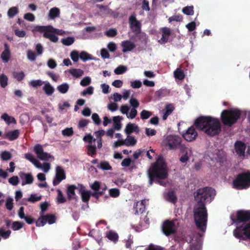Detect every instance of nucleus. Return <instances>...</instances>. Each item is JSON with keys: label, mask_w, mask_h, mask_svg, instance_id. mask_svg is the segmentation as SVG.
Returning a JSON list of instances; mask_svg holds the SVG:
<instances>
[{"label": "nucleus", "mask_w": 250, "mask_h": 250, "mask_svg": "<svg viewBox=\"0 0 250 250\" xmlns=\"http://www.w3.org/2000/svg\"><path fill=\"white\" fill-rule=\"evenodd\" d=\"M24 157L25 159L33 163L37 167H42V164L41 163H40L31 153H27L25 154Z\"/></svg>", "instance_id": "27"}, {"label": "nucleus", "mask_w": 250, "mask_h": 250, "mask_svg": "<svg viewBox=\"0 0 250 250\" xmlns=\"http://www.w3.org/2000/svg\"><path fill=\"white\" fill-rule=\"evenodd\" d=\"M106 237L108 239L115 243L119 240V235L118 233L111 230L106 232Z\"/></svg>", "instance_id": "26"}, {"label": "nucleus", "mask_w": 250, "mask_h": 250, "mask_svg": "<svg viewBox=\"0 0 250 250\" xmlns=\"http://www.w3.org/2000/svg\"><path fill=\"white\" fill-rule=\"evenodd\" d=\"M69 85L66 83H63L60 85H59L57 87V89L62 94L66 93L68 89H69Z\"/></svg>", "instance_id": "44"}, {"label": "nucleus", "mask_w": 250, "mask_h": 250, "mask_svg": "<svg viewBox=\"0 0 250 250\" xmlns=\"http://www.w3.org/2000/svg\"><path fill=\"white\" fill-rule=\"evenodd\" d=\"M92 119L96 125H99L101 123V120L97 113H94L92 115Z\"/></svg>", "instance_id": "62"}, {"label": "nucleus", "mask_w": 250, "mask_h": 250, "mask_svg": "<svg viewBox=\"0 0 250 250\" xmlns=\"http://www.w3.org/2000/svg\"><path fill=\"white\" fill-rule=\"evenodd\" d=\"M152 115V113L151 112L145 109L143 110L140 113V117L142 120H146Z\"/></svg>", "instance_id": "48"}, {"label": "nucleus", "mask_w": 250, "mask_h": 250, "mask_svg": "<svg viewBox=\"0 0 250 250\" xmlns=\"http://www.w3.org/2000/svg\"><path fill=\"white\" fill-rule=\"evenodd\" d=\"M73 130L72 127L66 128L62 131V134L65 136H71L73 134Z\"/></svg>", "instance_id": "59"}, {"label": "nucleus", "mask_w": 250, "mask_h": 250, "mask_svg": "<svg viewBox=\"0 0 250 250\" xmlns=\"http://www.w3.org/2000/svg\"><path fill=\"white\" fill-rule=\"evenodd\" d=\"M69 72L75 78H80L83 74V71L81 69L73 68L69 70Z\"/></svg>", "instance_id": "35"}, {"label": "nucleus", "mask_w": 250, "mask_h": 250, "mask_svg": "<svg viewBox=\"0 0 250 250\" xmlns=\"http://www.w3.org/2000/svg\"><path fill=\"white\" fill-rule=\"evenodd\" d=\"M40 207V216L36 222L37 227H42L47 223V214L45 213L47 210V204H41Z\"/></svg>", "instance_id": "13"}, {"label": "nucleus", "mask_w": 250, "mask_h": 250, "mask_svg": "<svg viewBox=\"0 0 250 250\" xmlns=\"http://www.w3.org/2000/svg\"><path fill=\"white\" fill-rule=\"evenodd\" d=\"M121 45L124 53L130 51L135 47V44L128 40L123 41Z\"/></svg>", "instance_id": "22"}, {"label": "nucleus", "mask_w": 250, "mask_h": 250, "mask_svg": "<svg viewBox=\"0 0 250 250\" xmlns=\"http://www.w3.org/2000/svg\"><path fill=\"white\" fill-rule=\"evenodd\" d=\"M236 153L240 156H244L246 146L241 141H236L234 145Z\"/></svg>", "instance_id": "21"}, {"label": "nucleus", "mask_w": 250, "mask_h": 250, "mask_svg": "<svg viewBox=\"0 0 250 250\" xmlns=\"http://www.w3.org/2000/svg\"><path fill=\"white\" fill-rule=\"evenodd\" d=\"M181 141L180 137L175 135H169L163 141V144L166 146L168 147L169 149L172 150L177 148Z\"/></svg>", "instance_id": "8"}, {"label": "nucleus", "mask_w": 250, "mask_h": 250, "mask_svg": "<svg viewBox=\"0 0 250 250\" xmlns=\"http://www.w3.org/2000/svg\"><path fill=\"white\" fill-rule=\"evenodd\" d=\"M164 163L156 162L148 171L149 178V184L152 185L155 178L158 179H165L167 178L168 174Z\"/></svg>", "instance_id": "4"}, {"label": "nucleus", "mask_w": 250, "mask_h": 250, "mask_svg": "<svg viewBox=\"0 0 250 250\" xmlns=\"http://www.w3.org/2000/svg\"><path fill=\"white\" fill-rule=\"evenodd\" d=\"M237 220L239 222H247L250 220V212L249 211L239 210L236 214Z\"/></svg>", "instance_id": "18"}, {"label": "nucleus", "mask_w": 250, "mask_h": 250, "mask_svg": "<svg viewBox=\"0 0 250 250\" xmlns=\"http://www.w3.org/2000/svg\"><path fill=\"white\" fill-rule=\"evenodd\" d=\"M19 13L18 8L15 6L10 8L7 12L8 16L10 18H13Z\"/></svg>", "instance_id": "42"}, {"label": "nucleus", "mask_w": 250, "mask_h": 250, "mask_svg": "<svg viewBox=\"0 0 250 250\" xmlns=\"http://www.w3.org/2000/svg\"><path fill=\"white\" fill-rule=\"evenodd\" d=\"M145 209V204H135V206L133 207V210L135 214H142Z\"/></svg>", "instance_id": "37"}, {"label": "nucleus", "mask_w": 250, "mask_h": 250, "mask_svg": "<svg viewBox=\"0 0 250 250\" xmlns=\"http://www.w3.org/2000/svg\"><path fill=\"white\" fill-rule=\"evenodd\" d=\"M56 176L53 181L54 186L58 185L62 180L66 178L65 172L61 167L57 166L56 168Z\"/></svg>", "instance_id": "15"}, {"label": "nucleus", "mask_w": 250, "mask_h": 250, "mask_svg": "<svg viewBox=\"0 0 250 250\" xmlns=\"http://www.w3.org/2000/svg\"><path fill=\"white\" fill-rule=\"evenodd\" d=\"M129 27L132 32L136 35L140 33L141 31V23L138 21L135 15H131L128 19Z\"/></svg>", "instance_id": "11"}, {"label": "nucleus", "mask_w": 250, "mask_h": 250, "mask_svg": "<svg viewBox=\"0 0 250 250\" xmlns=\"http://www.w3.org/2000/svg\"><path fill=\"white\" fill-rule=\"evenodd\" d=\"M11 233L10 230L5 231L3 228H0V236H1L4 239L8 238Z\"/></svg>", "instance_id": "55"}, {"label": "nucleus", "mask_w": 250, "mask_h": 250, "mask_svg": "<svg viewBox=\"0 0 250 250\" xmlns=\"http://www.w3.org/2000/svg\"><path fill=\"white\" fill-rule=\"evenodd\" d=\"M109 194L112 197H117L120 194V191L118 188H111L109 190Z\"/></svg>", "instance_id": "58"}, {"label": "nucleus", "mask_w": 250, "mask_h": 250, "mask_svg": "<svg viewBox=\"0 0 250 250\" xmlns=\"http://www.w3.org/2000/svg\"><path fill=\"white\" fill-rule=\"evenodd\" d=\"M70 57L74 62H77L80 58V55L77 51L73 50L70 53Z\"/></svg>", "instance_id": "57"}, {"label": "nucleus", "mask_w": 250, "mask_h": 250, "mask_svg": "<svg viewBox=\"0 0 250 250\" xmlns=\"http://www.w3.org/2000/svg\"><path fill=\"white\" fill-rule=\"evenodd\" d=\"M89 187L93 190H86L85 187L82 184H78V190L81 195L82 201L87 203L91 196L98 200L101 196L103 195L107 189L106 185L98 181H95L90 184Z\"/></svg>", "instance_id": "2"}, {"label": "nucleus", "mask_w": 250, "mask_h": 250, "mask_svg": "<svg viewBox=\"0 0 250 250\" xmlns=\"http://www.w3.org/2000/svg\"><path fill=\"white\" fill-rule=\"evenodd\" d=\"M241 115V112L239 109H226L221 114V120L224 125L231 126L237 122Z\"/></svg>", "instance_id": "6"}, {"label": "nucleus", "mask_w": 250, "mask_h": 250, "mask_svg": "<svg viewBox=\"0 0 250 250\" xmlns=\"http://www.w3.org/2000/svg\"><path fill=\"white\" fill-rule=\"evenodd\" d=\"M33 150L39 159L42 160L47 159V153L43 151L42 146L41 145L36 144L34 147Z\"/></svg>", "instance_id": "17"}, {"label": "nucleus", "mask_w": 250, "mask_h": 250, "mask_svg": "<svg viewBox=\"0 0 250 250\" xmlns=\"http://www.w3.org/2000/svg\"><path fill=\"white\" fill-rule=\"evenodd\" d=\"M75 41V39L73 37H68L66 38H63L61 40L62 43L65 46H70Z\"/></svg>", "instance_id": "41"}, {"label": "nucleus", "mask_w": 250, "mask_h": 250, "mask_svg": "<svg viewBox=\"0 0 250 250\" xmlns=\"http://www.w3.org/2000/svg\"><path fill=\"white\" fill-rule=\"evenodd\" d=\"M125 131L126 134L130 135L133 132L138 133L140 130L137 125L129 123L126 125Z\"/></svg>", "instance_id": "23"}, {"label": "nucleus", "mask_w": 250, "mask_h": 250, "mask_svg": "<svg viewBox=\"0 0 250 250\" xmlns=\"http://www.w3.org/2000/svg\"><path fill=\"white\" fill-rule=\"evenodd\" d=\"M27 58L31 61L36 60V54L34 52L31 50H29L27 53Z\"/></svg>", "instance_id": "63"}, {"label": "nucleus", "mask_w": 250, "mask_h": 250, "mask_svg": "<svg viewBox=\"0 0 250 250\" xmlns=\"http://www.w3.org/2000/svg\"><path fill=\"white\" fill-rule=\"evenodd\" d=\"M97 167L104 170H112V168L109 163L105 161H101Z\"/></svg>", "instance_id": "38"}, {"label": "nucleus", "mask_w": 250, "mask_h": 250, "mask_svg": "<svg viewBox=\"0 0 250 250\" xmlns=\"http://www.w3.org/2000/svg\"><path fill=\"white\" fill-rule=\"evenodd\" d=\"M127 70V67L124 65H119L115 70L114 73L117 75H120Z\"/></svg>", "instance_id": "51"}, {"label": "nucleus", "mask_w": 250, "mask_h": 250, "mask_svg": "<svg viewBox=\"0 0 250 250\" xmlns=\"http://www.w3.org/2000/svg\"><path fill=\"white\" fill-rule=\"evenodd\" d=\"M174 76L176 79L183 80L185 77V75L181 69L177 68L174 72Z\"/></svg>", "instance_id": "36"}, {"label": "nucleus", "mask_w": 250, "mask_h": 250, "mask_svg": "<svg viewBox=\"0 0 250 250\" xmlns=\"http://www.w3.org/2000/svg\"><path fill=\"white\" fill-rule=\"evenodd\" d=\"M24 224L18 221H15L13 223L12 228L14 230H18L22 228Z\"/></svg>", "instance_id": "56"}, {"label": "nucleus", "mask_w": 250, "mask_h": 250, "mask_svg": "<svg viewBox=\"0 0 250 250\" xmlns=\"http://www.w3.org/2000/svg\"><path fill=\"white\" fill-rule=\"evenodd\" d=\"M125 142V145L127 146H134L136 144L137 141L134 137L128 135Z\"/></svg>", "instance_id": "40"}, {"label": "nucleus", "mask_w": 250, "mask_h": 250, "mask_svg": "<svg viewBox=\"0 0 250 250\" xmlns=\"http://www.w3.org/2000/svg\"><path fill=\"white\" fill-rule=\"evenodd\" d=\"M215 195V190L208 187L199 188L194 193V197L197 203H210Z\"/></svg>", "instance_id": "5"}, {"label": "nucleus", "mask_w": 250, "mask_h": 250, "mask_svg": "<svg viewBox=\"0 0 250 250\" xmlns=\"http://www.w3.org/2000/svg\"><path fill=\"white\" fill-rule=\"evenodd\" d=\"M20 132L18 129L13 131H10L5 133V137L10 141H13L17 139L19 136Z\"/></svg>", "instance_id": "24"}, {"label": "nucleus", "mask_w": 250, "mask_h": 250, "mask_svg": "<svg viewBox=\"0 0 250 250\" xmlns=\"http://www.w3.org/2000/svg\"><path fill=\"white\" fill-rule=\"evenodd\" d=\"M194 125L197 129L210 137L218 135L221 130L219 120L211 116L199 117L195 121Z\"/></svg>", "instance_id": "1"}, {"label": "nucleus", "mask_w": 250, "mask_h": 250, "mask_svg": "<svg viewBox=\"0 0 250 250\" xmlns=\"http://www.w3.org/2000/svg\"><path fill=\"white\" fill-rule=\"evenodd\" d=\"M199 207H195L193 209V217L195 225L199 229L205 231L207 228L208 220L207 209L205 204H199Z\"/></svg>", "instance_id": "3"}, {"label": "nucleus", "mask_w": 250, "mask_h": 250, "mask_svg": "<svg viewBox=\"0 0 250 250\" xmlns=\"http://www.w3.org/2000/svg\"><path fill=\"white\" fill-rule=\"evenodd\" d=\"M234 235L237 238H241L244 235L246 238L250 239V224H247L237 227L233 231Z\"/></svg>", "instance_id": "9"}, {"label": "nucleus", "mask_w": 250, "mask_h": 250, "mask_svg": "<svg viewBox=\"0 0 250 250\" xmlns=\"http://www.w3.org/2000/svg\"><path fill=\"white\" fill-rule=\"evenodd\" d=\"M198 133L194 126H191L183 134V137L188 142H191L196 139Z\"/></svg>", "instance_id": "14"}, {"label": "nucleus", "mask_w": 250, "mask_h": 250, "mask_svg": "<svg viewBox=\"0 0 250 250\" xmlns=\"http://www.w3.org/2000/svg\"><path fill=\"white\" fill-rule=\"evenodd\" d=\"M1 119L4 120L8 125H9L11 123L15 124L17 123L16 120L14 117L9 116L8 114L6 113L2 114L1 116Z\"/></svg>", "instance_id": "31"}, {"label": "nucleus", "mask_w": 250, "mask_h": 250, "mask_svg": "<svg viewBox=\"0 0 250 250\" xmlns=\"http://www.w3.org/2000/svg\"><path fill=\"white\" fill-rule=\"evenodd\" d=\"M44 83L43 87V90L45 93L47 94V83L42 81L40 80H32L29 82V84L34 88H37L38 86L42 85Z\"/></svg>", "instance_id": "25"}, {"label": "nucleus", "mask_w": 250, "mask_h": 250, "mask_svg": "<svg viewBox=\"0 0 250 250\" xmlns=\"http://www.w3.org/2000/svg\"><path fill=\"white\" fill-rule=\"evenodd\" d=\"M80 58L83 61L86 62L88 60H94V58L92 55L88 54L86 52L84 51H83L81 52L80 54Z\"/></svg>", "instance_id": "39"}, {"label": "nucleus", "mask_w": 250, "mask_h": 250, "mask_svg": "<svg viewBox=\"0 0 250 250\" xmlns=\"http://www.w3.org/2000/svg\"><path fill=\"white\" fill-rule=\"evenodd\" d=\"M8 182L13 186H17L19 183V179L17 176H13L8 179Z\"/></svg>", "instance_id": "61"}, {"label": "nucleus", "mask_w": 250, "mask_h": 250, "mask_svg": "<svg viewBox=\"0 0 250 250\" xmlns=\"http://www.w3.org/2000/svg\"><path fill=\"white\" fill-rule=\"evenodd\" d=\"M174 109V107L172 104H170L166 105L165 110H163L164 112V115L162 117L163 120H166L167 117L172 113Z\"/></svg>", "instance_id": "32"}, {"label": "nucleus", "mask_w": 250, "mask_h": 250, "mask_svg": "<svg viewBox=\"0 0 250 250\" xmlns=\"http://www.w3.org/2000/svg\"><path fill=\"white\" fill-rule=\"evenodd\" d=\"M166 200L169 202L175 203L177 200V197L175 193L172 190L168 191L165 195Z\"/></svg>", "instance_id": "28"}, {"label": "nucleus", "mask_w": 250, "mask_h": 250, "mask_svg": "<svg viewBox=\"0 0 250 250\" xmlns=\"http://www.w3.org/2000/svg\"><path fill=\"white\" fill-rule=\"evenodd\" d=\"M42 198L41 196H38L37 194H31L30 196L28 198L26 201L30 202H36L40 201Z\"/></svg>", "instance_id": "52"}, {"label": "nucleus", "mask_w": 250, "mask_h": 250, "mask_svg": "<svg viewBox=\"0 0 250 250\" xmlns=\"http://www.w3.org/2000/svg\"><path fill=\"white\" fill-rule=\"evenodd\" d=\"M12 158L11 153L8 151H2L0 154V158L2 161H7Z\"/></svg>", "instance_id": "45"}, {"label": "nucleus", "mask_w": 250, "mask_h": 250, "mask_svg": "<svg viewBox=\"0 0 250 250\" xmlns=\"http://www.w3.org/2000/svg\"><path fill=\"white\" fill-rule=\"evenodd\" d=\"M87 148L88 149L87 154L88 155L93 156L96 154V147L95 144H88V145L87 146Z\"/></svg>", "instance_id": "47"}, {"label": "nucleus", "mask_w": 250, "mask_h": 250, "mask_svg": "<svg viewBox=\"0 0 250 250\" xmlns=\"http://www.w3.org/2000/svg\"><path fill=\"white\" fill-rule=\"evenodd\" d=\"M182 12L187 15H193L194 14L193 6H186L183 8Z\"/></svg>", "instance_id": "49"}, {"label": "nucleus", "mask_w": 250, "mask_h": 250, "mask_svg": "<svg viewBox=\"0 0 250 250\" xmlns=\"http://www.w3.org/2000/svg\"><path fill=\"white\" fill-rule=\"evenodd\" d=\"M117 30L115 28H110L105 32V35L108 37H114L117 35Z\"/></svg>", "instance_id": "50"}, {"label": "nucleus", "mask_w": 250, "mask_h": 250, "mask_svg": "<svg viewBox=\"0 0 250 250\" xmlns=\"http://www.w3.org/2000/svg\"><path fill=\"white\" fill-rule=\"evenodd\" d=\"M146 250H164V248L161 246L150 244Z\"/></svg>", "instance_id": "64"}, {"label": "nucleus", "mask_w": 250, "mask_h": 250, "mask_svg": "<svg viewBox=\"0 0 250 250\" xmlns=\"http://www.w3.org/2000/svg\"><path fill=\"white\" fill-rule=\"evenodd\" d=\"M19 175L21 180H25V181H22V185L31 184L33 183V177L31 173H25L21 171L19 172Z\"/></svg>", "instance_id": "20"}, {"label": "nucleus", "mask_w": 250, "mask_h": 250, "mask_svg": "<svg viewBox=\"0 0 250 250\" xmlns=\"http://www.w3.org/2000/svg\"><path fill=\"white\" fill-rule=\"evenodd\" d=\"M58 192V195H57V201L59 203H62L64 202H65L66 201V200L64 196H63V194L62 192V191L60 189L57 190Z\"/></svg>", "instance_id": "53"}, {"label": "nucleus", "mask_w": 250, "mask_h": 250, "mask_svg": "<svg viewBox=\"0 0 250 250\" xmlns=\"http://www.w3.org/2000/svg\"><path fill=\"white\" fill-rule=\"evenodd\" d=\"M232 188L237 190L246 189L250 188V171L237 174L233 181Z\"/></svg>", "instance_id": "7"}, {"label": "nucleus", "mask_w": 250, "mask_h": 250, "mask_svg": "<svg viewBox=\"0 0 250 250\" xmlns=\"http://www.w3.org/2000/svg\"><path fill=\"white\" fill-rule=\"evenodd\" d=\"M183 16L181 15H177L171 16L169 18L168 21L169 22H171L172 21H182L183 20Z\"/></svg>", "instance_id": "60"}, {"label": "nucleus", "mask_w": 250, "mask_h": 250, "mask_svg": "<svg viewBox=\"0 0 250 250\" xmlns=\"http://www.w3.org/2000/svg\"><path fill=\"white\" fill-rule=\"evenodd\" d=\"M64 31L62 30L54 28L51 25H48V39L53 42H57L58 37L56 35H62Z\"/></svg>", "instance_id": "12"}, {"label": "nucleus", "mask_w": 250, "mask_h": 250, "mask_svg": "<svg viewBox=\"0 0 250 250\" xmlns=\"http://www.w3.org/2000/svg\"><path fill=\"white\" fill-rule=\"evenodd\" d=\"M32 31L33 33L40 32L43 33V36L44 38H47V26H36L32 29Z\"/></svg>", "instance_id": "29"}, {"label": "nucleus", "mask_w": 250, "mask_h": 250, "mask_svg": "<svg viewBox=\"0 0 250 250\" xmlns=\"http://www.w3.org/2000/svg\"><path fill=\"white\" fill-rule=\"evenodd\" d=\"M162 231L166 236L174 234L177 231V229L173 221L166 220L162 225Z\"/></svg>", "instance_id": "10"}, {"label": "nucleus", "mask_w": 250, "mask_h": 250, "mask_svg": "<svg viewBox=\"0 0 250 250\" xmlns=\"http://www.w3.org/2000/svg\"><path fill=\"white\" fill-rule=\"evenodd\" d=\"M57 216L56 214L48 213V224H53L56 223Z\"/></svg>", "instance_id": "54"}, {"label": "nucleus", "mask_w": 250, "mask_h": 250, "mask_svg": "<svg viewBox=\"0 0 250 250\" xmlns=\"http://www.w3.org/2000/svg\"><path fill=\"white\" fill-rule=\"evenodd\" d=\"M0 84L2 88H5L8 84V77L4 74L0 75Z\"/></svg>", "instance_id": "43"}, {"label": "nucleus", "mask_w": 250, "mask_h": 250, "mask_svg": "<svg viewBox=\"0 0 250 250\" xmlns=\"http://www.w3.org/2000/svg\"><path fill=\"white\" fill-rule=\"evenodd\" d=\"M78 189V186L75 185H68L66 187V193L69 200H74L77 201L78 196L75 193V189Z\"/></svg>", "instance_id": "16"}, {"label": "nucleus", "mask_w": 250, "mask_h": 250, "mask_svg": "<svg viewBox=\"0 0 250 250\" xmlns=\"http://www.w3.org/2000/svg\"><path fill=\"white\" fill-rule=\"evenodd\" d=\"M11 55L10 46L7 43H4V50L1 54V58L4 62H8Z\"/></svg>", "instance_id": "19"}, {"label": "nucleus", "mask_w": 250, "mask_h": 250, "mask_svg": "<svg viewBox=\"0 0 250 250\" xmlns=\"http://www.w3.org/2000/svg\"><path fill=\"white\" fill-rule=\"evenodd\" d=\"M60 14V10L58 8L54 7L51 8L49 13V17L51 19L58 17Z\"/></svg>", "instance_id": "34"}, {"label": "nucleus", "mask_w": 250, "mask_h": 250, "mask_svg": "<svg viewBox=\"0 0 250 250\" xmlns=\"http://www.w3.org/2000/svg\"><path fill=\"white\" fill-rule=\"evenodd\" d=\"M170 35V30L169 28L167 27L163 28L162 29V36L161 39L162 42L166 43L168 41V37Z\"/></svg>", "instance_id": "30"}, {"label": "nucleus", "mask_w": 250, "mask_h": 250, "mask_svg": "<svg viewBox=\"0 0 250 250\" xmlns=\"http://www.w3.org/2000/svg\"><path fill=\"white\" fill-rule=\"evenodd\" d=\"M13 77L19 82L21 81L25 77V74L23 71L17 72L14 71L13 72Z\"/></svg>", "instance_id": "46"}, {"label": "nucleus", "mask_w": 250, "mask_h": 250, "mask_svg": "<svg viewBox=\"0 0 250 250\" xmlns=\"http://www.w3.org/2000/svg\"><path fill=\"white\" fill-rule=\"evenodd\" d=\"M122 119V117L120 116H115L113 118V121L114 122L113 126L115 129L119 130L121 129L122 126L121 120Z\"/></svg>", "instance_id": "33"}]
</instances>
